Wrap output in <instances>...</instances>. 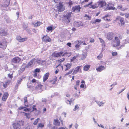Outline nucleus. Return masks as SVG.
<instances>
[{
	"label": "nucleus",
	"instance_id": "obj_57",
	"mask_svg": "<svg viewBox=\"0 0 129 129\" xmlns=\"http://www.w3.org/2000/svg\"><path fill=\"white\" fill-rule=\"evenodd\" d=\"M112 55L113 56H116L117 55V52H113L112 53Z\"/></svg>",
	"mask_w": 129,
	"mask_h": 129
},
{
	"label": "nucleus",
	"instance_id": "obj_54",
	"mask_svg": "<svg viewBox=\"0 0 129 129\" xmlns=\"http://www.w3.org/2000/svg\"><path fill=\"white\" fill-rule=\"evenodd\" d=\"M24 105L25 106H26V103H27V97H25L24 98Z\"/></svg>",
	"mask_w": 129,
	"mask_h": 129
},
{
	"label": "nucleus",
	"instance_id": "obj_6",
	"mask_svg": "<svg viewBox=\"0 0 129 129\" xmlns=\"http://www.w3.org/2000/svg\"><path fill=\"white\" fill-rule=\"evenodd\" d=\"M57 8L59 12L63 11L65 10V8L63 7V2H60L59 3L58 5L57 6Z\"/></svg>",
	"mask_w": 129,
	"mask_h": 129
},
{
	"label": "nucleus",
	"instance_id": "obj_59",
	"mask_svg": "<svg viewBox=\"0 0 129 129\" xmlns=\"http://www.w3.org/2000/svg\"><path fill=\"white\" fill-rule=\"evenodd\" d=\"M21 79L20 80H18L17 83L16 84V85H19L20 84L21 82Z\"/></svg>",
	"mask_w": 129,
	"mask_h": 129
},
{
	"label": "nucleus",
	"instance_id": "obj_29",
	"mask_svg": "<svg viewBox=\"0 0 129 129\" xmlns=\"http://www.w3.org/2000/svg\"><path fill=\"white\" fill-rule=\"evenodd\" d=\"M90 65L89 64L86 65L83 67V70L85 71H87L90 67Z\"/></svg>",
	"mask_w": 129,
	"mask_h": 129
},
{
	"label": "nucleus",
	"instance_id": "obj_56",
	"mask_svg": "<svg viewBox=\"0 0 129 129\" xmlns=\"http://www.w3.org/2000/svg\"><path fill=\"white\" fill-rule=\"evenodd\" d=\"M58 67L59 68L61 69L62 70L63 69V67L62 66H61L60 64H59L56 67V68Z\"/></svg>",
	"mask_w": 129,
	"mask_h": 129
},
{
	"label": "nucleus",
	"instance_id": "obj_40",
	"mask_svg": "<svg viewBox=\"0 0 129 129\" xmlns=\"http://www.w3.org/2000/svg\"><path fill=\"white\" fill-rule=\"evenodd\" d=\"M110 26V25L108 23H104L103 24V27L104 28H108Z\"/></svg>",
	"mask_w": 129,
	"mask_h": 129
},
{
	"label": "nucleus",
	"instance_id": "obj_32",
	"mask_svg": "<svg viewBox=\"0 0 129 129\" xmlns=\"http://www.w3.org/2000/svg\"><path fill=\"white\" fill-rule=\"evenodd\" d=\"M87 56V54L85 52L83 53L81 55V58L80 59L81 60H83L85 59Z\"/></svg>",
	"mask_w": 129,
	"mask_h": 129
},
{
	"label": "nucleus",
	"instance_id": "obj_8",
	"mask_svg": "<svg viewBox=\"0 0 129 129\" xmlns=\"http://www.w3.org/2000/svg\"><path fill=\"white\" fill-rule=\"evenodd\" d=\"M20 121H19L17 122L13 123L12 124L13 127L14 129H20L21 125Z\"/></svg>",
	"mask_w": 129,
	"mask_h": 129
},
{
	"label": "nucleus",
	"instance_id": "obj_37",
	"mask_svg": "<svg viewBox=\"0 0 129 129\" xmlns=\"http://www.w3.org/2000/svg\"><path fill=\"white\" fill-rule=\"evenodd\" d=\"M35 60V58H34V59H32L31 60H30V61L27 64V66H31L33 63L34 60Z\"/></svg>",
	"mask_w": 129,
	"mask_h": 129
},
{
	"label": "nucleus",
	"instance_id": "obj_34",
	"mask_svg": "<svg viewBox=\"0 0 129 129\" xmlns=\"http://www.w3.org/2000/svg\"><path fill=\"white\" fill-rule=\"evenodd\" d=\"M122 5H120L118 6L117 7V8L118 9H120L122 11H125L127 9V8H122Z\"/></svg>",
	"mask_w": 129,
	"mask_h": 129
},
{
	"label": "nucleus",
	"instance_id": "obj_24",
	"mask_svg": "<svg viewBox=\"0 0 129 129\" xmlns=\"http://www.w3.org/2000/svg\"><path fill=\"white\" fill-rule=\"evenodd\" d=\"M108 7L107 8H108V10H113L115 9V8L114 7V5L111 3H109L108 4Z\"/></svg>",
	"mask_w": 129,
	"mask_h": 129
},
{
	"label": "nucleus",
	"instance_id": "obj_31",
	"mask_svg": "<svg viewBox=\"0 0 129 129\" xmlns=\"http://www.w3.org/2000/svg\"><path fill=\"white\" fill-rule=\"evenodd\" d=\"M101 21V20L98 19H96L95 20H94V21H91V23L92 24H95L96 22L99 23Z\"/></svg>",
	"mask_w": 129,
	"mask_h": 129
},
{
	"label": "nucleus",
	"instance_id": "obj_48",
	"mask_svg": "<svg viewBox=\"0 0 129 129\" xmlns=\"http://www.w3.org/2000/svg\"><path fill=\"white\" fill-rule=\"evenodd\" d=\"M23 113L24 114V116H26L27 118L28 119L29 118L30 115L29 114L27 113L24 112Z\"/></svg>",
	"mask_w": 129,
	"mask_h": 129
},
{
	"label": "nucleus",
	"instance_id": "obj_55",
	"mask_svg": "<svg viewBox=\"0 0 129 129\" xmlns=\"http://www.w3.org/2000/svg\"><path fill=\"white\" fill-rule=\"evenodd\" d=\"M76 58L74 56L72 58H71L70 60L71 62H74V61L76 60Z\"/></svg>",
	"mask_w": 129,
	"mask_h": 129
},
{
	"label": "nucleus",
	"instance_id": "obj_52",
	"mask_svg": "<svg viewBox=\"0 0 129 129\" xmlns=\"http://www.w3.org/2000/svg\"><path fill=\"white\" fill-rule=\"evenodd\" d=\"M18 86L19 85H16L14 89V91H15L16 92V91L17 90L18 88Z\"/></svg>",
	"mask_w": 129,
	"mask_h": 129
},
{
	"label": "nucleus",
	"instance_id": "obj_60",
	"mask_svg": "<svg viewBox=\"0 0 129 129\" xmlns=\"http://www.w3.org/2000/svg\"><path fill=\"white\" fill-rule=\"evenodd\" d=\"M89 0H84L82 2V4H83L84 3L88 2Z\"/></svg>",
	"mask_w": 129,
	"mask_h": 129
},
{
	"label": "nucleus",
	"instance_id": "obj_39",
	"mask_svg": "<svg viewBox=\"0 0 129 129\" xmlns=\"http://www.w3.org/2000/svg\"><path fill=\"white\" fill-rule=\"evenodd\" d=\"M44 124L41 123H39L37 126V127L38 128H39V127L40 128H43L44 127Z\"/></svg>",
	"mask_w": 129,
	"mask_h": 129
},
{
	"label": "nucleus",
	"instance_id": "obj_38",
	"mask_svg": "<svg viewBox=\"0 0 129 129\" xmlns=\"http://www.w3.org/2000/svg\"><path fill=\"white\" fill-rule=\"evenodd\" d=\"M40 120V118H38L36 119L33 123V124L34 125H37L39 121Z\"/></svg>",
	"mask_w": 129,
	"mask_h": 129
},
{
	"label": "nucleus",
	"instance_id": "obj_61",
	"mask_svg": "<svg viewBox=\"0 0 129 129\" xmlns=\"http://www.w3.org/2000/svg\"><path fill=\"white\" fill-rule=\"evenodd\" d=\"M99 39L100 41V42L101 43H104V40H103L102 38H99Z\"/></svg>",
	"mask_w": 129,
	"mask_h": 129
},
{
	"label": "nucleus",
	"instance_id": "obj_28",
	"mask_svg": "<svg viewBox=\"0 0 129 129\" xmlns=\"http://www.w3.org/2000/svg\"><path fill=\"white\" fill-rule=\"evenodd\" d=\"M54 29L53 25H52L51 26H48L47 28L46 31L47 32H48L50 31H52Z\"/></svg>",
	"mask_w": 129,
	"mask_h": 129
},
{
	"label": "nucleus",
	"instance_id": "obj_43",
	"mask_svg": "<svg viewBox=\"0 0 129 129\" xmlns=\"http://www.w3.org/2000/svg\"><path fill=\"white\" fill-rule=\"evenodd\" d=\"M82 84L80 85V87L81 88H83L84 87V84H85V82L83 80H82L81 82Z\"/></svg>",
	"mask_w": 129,
	"mask_h": 129
},
{
	"label": "nucleus",
	"instance_id": "obj_63",
	"mask_svg": "<svg viewBox=\"0 0 129 129\" xmlns=\"http://www.w3.org/2000/svg\"><path fill=\"white\" fill-rule=\"evenodd\" d=\"M125 15L126 18H127L129 17V13H125Z\"/></svg>",
	"mask_w": 129,
	"mask_h": 129
},
{
	"label": "nucleus",
	"instance_id": "obj_15",
	"mask_svg": "<svg viewBox=\"0 0 129 129\" xmlns=\"http://www.w3.org/2000/svg\"><path fill=\"white\" fill-rule=\"evenodd\" d=\"M99 7L100 8L106 6V3L104 1H102L98 2Z\"/></svg>",
	"mask_w": 129,
	"mask_h": 129
},
{
	"label": "nucleus",
	"instance_id": "obj_9",
	"mask_svg": "<svg viewBox=\"0 0 129 129\" xmlns=\"http://www.w3.org/2000/svg\"><path fill=\"white\" fill-rule=\"evenodd\" d=\"M116 20H119L121 23V25L122 26H125V22L124 21V18L119 16H118L116 18Z\"/></svg>",
	"mask_w": 129,
	"mask_h": 129
},
{
	"label": "nucleus",
	"instance_id": "obj_64",
	"mask_svg": "<svg viewBox=\"0 0 129 129\" xmlns=\"http://www.w3.org/2000/svg\"><path fill=\"white\" fill-rule=\"evenodd\" d=\"M94 42V40L93 39L91 38L90 39V43H93Z\"/></svg>",
	"mask_w": 129,
	"mask_h": 129
},
{
	"label": "nucleus",
	"instance_id": "obj_16",
	"mask_svg": "<svg viewBox=\"0 0 129 129\" xmlns=\"http://www.w3.org/2000/svg\"><path fill=\"white\" fill-rule=\"evenodd\" d=\"M84 24L81 21L78 22L75 21L74 22V25L76 27H78L83 26Z\"/></svg>",
	"mask_w": 129,
	"mask_h": 129
},
{
	"label": "nucleus",
	"instance_id": "obj_5",
	"mask_svg": "<svg viewBox=\"0 0 129 129\" xmlns=\"http://www.w3.org/2000/svg\"><path fill=\"white\" fill-rule=\"evenodd\" d=\"M21 61V58L18 56L15 57L11 59V62L14 63L20 64Z\"/></svg>",
	"mask_w": 129,
	"mask_h": 129
},
{
	"label": "nucleus",
	"instance_id": "obj_36",
	"mask_svg": "<svg viewBox=\"0 0 129 129\" xmlns=\"http://www.w3.org/2000/svg\"><path fill=\"white\" fill-rule=\"evenodd\" d=\"M128 39H125L123 40L122 41V45H124V46L125 44L128 43Z\"/></svg>",
	"mask_w": 129,
	"mask_h": 129
},
{
	"label": "nucleus",
	"instance_id": "obj_3",
	"mask_svg": "<svg viewBox=\"0 0 129 129\" xmlns=\"http://www.w3.org/2000/svg\"><path fill=\"white\" fill-rule=\"evenodd\" d=\"M120 40L117 37H115L112 43V46L114 47H117L120 45Z\"/></svg>",
	"mask_w": 129,
	"mask_h": 129
},
{
	"label": "nucleus",
	"instance_id": "obj_45",
	"mask_svg": "<svg viewBox=\"0 0 129 129\" xmlns=\"http://www.w3.org/2000/svg\"><path fill=\"white\" fill-rule=\"evenodd\" d=\"M36 105H34L32 107V109L31 110V112H33L34 111H37V108H36Z\"/></svg>",
	"mask_w": 129,
	"mask_h": 129
},
{
	"label": "nucleus",
	"instance_id": "obj_33",
	"mask_svg": "<svg viewBox=\"0 0 129 129\" xmlns=\"http://www.w3.org/2000/svg\"><path fill=\"white\" fill-rule=\"evenodd\" d=\"M36 62L39 64H42L45 61V60H41L40 59L38 58L37 59Z\"/></svg>",
	"mask_w": 129,
	"mask_h": 129
},
{
	"label": "nucleus",
	"instance_id": "obj_50",
	"mask_svg": "<svg viewBox=\"0 0 129 129\" xmlns=\"http://www.w3.org/2000/svg\"><path fill=\"white\" fill-rule=\"evenodd\" d=\"M79 108V106L77 105H76L74 108L73 109V110L74 111H76V110L78 109Z\"/></svg>",
	"mask_w": 129,
	"mask_h": 129
},
{
	"label": "nucleus",
	"instance_id": "obj_53",
	"mask_svg": "<svg viewBox=\"0 0 129 129\" xmlns=\"http://www.w3.org/2000/svg\"><path fill=\"white\" fill-rule=\"evenodd\" d=\"M75 55H74V56L76 58H78L80 56V55L78 53H76L75 54Z\"/></svg>",
	"mask_w": 129,
	"mask_h": 129
},
{
	"label": "nucleus",
	"instance_id": "obj_18",
	"mask_svg": "<svg viewBox=\"0 0 129 129\" xmlns=\"http://www.w3.org/2000/svg\"><path fill=\"white\" fill-rule=\"evenodd\" d=\"M9 94L7 92H5L4 93L3 96L2 98V100L4 101H6L8 96H9Z\"/></svg>",
	"mask_w": 129,
	"mask_h": 129
},
{
	"label": "nucleus",
	"instance_id": "obj_46",
	"mask_svg": "<svg viewBox=\"0 0 129 129\" xmlns=\"http://www.w3.org/2000/svg\"><path fill=\"white\" fill-rule=\"evenodd\" d=\"M13 73H12L11 74L9 73L8 74V76L9 78H10L11 79H12L13 77Z\"/></svg>",
	"mask_w": 129,
	"mask_h": 129
},
{
	"label": "nucleus",
	"instance_id": "obj_22",
	"mask_svg": "<svg viewBox=\"0 0 129 129\" xmlns=\"http://www.w3.org/2000/svg\"><path fill=\"white\" fill-rule=\"evenodd\" d=\"M53 124L54 125L57 126H59L60 125V122L57 118L54 120Z\"/></svg>",
	"mask_w": 129,
	"mask_h": 129
},
{
	"label": "nucleus",
	"instance_id": "obj_10",
	"mask_svg": "<svg viewBox=\"0 0 129 129\" xmlns=\"http://www.w3.org/2000/svg\"><path fill=\"white\" fill-rule=\"evenodd\" d=\"M43 85L41 84H38L35 88V90L41 92L42 91Z\"/></svg>",
	"mask_w": 129,
	"mask_h": 129
},
{
	"label": "nucleus",
	"instance_id": "obj_49",
	"mask_svg": "<svg viewBox=\"0 0 129 129\" xmlns=\"http://www.w3.org/2000/svg\"><path fill=\"white\" fill-rule=\"evenodd\" d=\"M68 4H69V5L70 7H71V6L73 5V2L72 1H71V0H70L69 1V2L68 3Z\"/></svg>",
	"mask_w": 129,
	"mask_h": 129
},
{
	"label": "nucleus",
	"instance_id": "obj_4",
	"mask_svg": "<svg viewBox=\"0 0 129 129\" xmlns=\"http://www.w3.org/2000/svg\"><path fill=\"white\" fill-rule=\"evenodd\" d=\"M41 39L42 41L46 43L50 42L52 41L51 39L47 35L42 37Z\"/></svg>",
	"mask_w": 129,
	"mask_h": 129
},
{
	"label": "nucleus",
	"instance_id": "obj_27",
	"mask_svg": "<svg viewBox=\"0 0 129 129\" xmlns=\"http://www.w3.org/2000/svg\"><path fill=\"white\" fill-rule=\"evenodd\" d=\"M42 22L39 21H38L37 22L35 23H33V25L35 27H37L39 26L41 24H42Z\"/></svg>",
	"mask_w": 129,
	"mask_h": 129
},
{
	"label": "nucleus",
	"instance_id": "obj_58",
	"mask_svg": "<svg viewBox=\"0 0 129 129\" xmlns=\"http://www.w3.org/2000/svg\"><path fill=\"white\" fill-rule=\"evenodd\" d=\"M40 71V70L38 68H37L35 69V72H36L39 73Z\"/></svg>",
	"mask_w": 129,
	"mask_h": 129
},
{
	"label": "nucleus",
	"instance_id": "obj_14",
	"mask_svg": "<svg viewBox=\"0 0 129 129\" xmlns=\"http://www.w3.org/2000/svg\"><path fill=\"white\" fill-rule=\"evenodd\" d=\"M7 43L6 41L0 42V48L5 49L7 46Z\"/></svg>",
	"mask_w": 129,
	"mask_h": 129
},
{
	"label": "nucleus",
	"instance_id": "obj_44",
	"mask_svg": "<svg viewBox=\"0 0 129 129\" xmlns=\"http://www.w3.org/2000/svg\"><path fill=\"white\" fill-rule=\"evenodd\" d=\"M65 60L64 58H62L58 60V61L60 63L63 62Z\"/></svg>",
	"mask_w": 129,
	"mask_h": 129
},
{
	"label": "nucleus",
	"instance_id": "obj_12",
	"mask_svg": "<svg viewBox=\"0 0 129 129\" xmlns=\"http://www.w3.org/2000/svg\"><path fill=\"white\" fill-rule=\"evenodd\" d=\"M82 66H79L76 67L75 69L73 72V74H76L78 72H79L80 73L81 72V68Z\"/></svg>",
	"mask_w": 129,
	"mask_h": 129
},
{
	"label": "nucleus",
	"instance_id": "obj_13",
	"mask_svg": "<svg viewBox=\"0 0 129 129\" xmlns=\"http://www.w3.org/2000/svg\"><path fill=\"white\" fill-rule=\"evenodd\" d=\"M114 34L112 32H109L106 35V38L109 40H111L113 38Z\"/></svg>",
	"mask_w": 129,
	"mask_h": 129
},
{
	"label": "nucleus",
	"instance_id": "obj_41",
	"mask_svg": "<svg viewBox=\"0 0 129 129\" xmlns=\"http://www.w3.org/2000/svg\"><path fill=\"white\" fill-rule=\"evenodd\" d=\"M84 17H86V20H90L91 18V16H89L87 14H85Z\"/></svg>",
	"mask_w": 129,
	"mask_h": 129
},
{
	"label": "nucleus",
	"instance_id": "obj_2",
	"mask_svg": "<svg viewBox=\"0 0 129 129\" xmlns=\"http://www.w3.org/2000/svg\"><path fill=\"white\" fill-rule=\"evenodd\" d=\"M68 54V53L67 52L64 53L62 51L58 53H56L55 52H54L52 53V56L56 58L61 56H63Z\"/></svg>",
	"mask_w": 129,
	"mask_h": 129
},
{
	"label": "nucleus",
	"instance_id": "obj_21",
	"mask_svg": "<svg viewBox=\"0 0 129 129\" xmlns=\"http://www.w3.org/2000/svg\"><path fill=\"white\" fill-rule=\"evenodd\" d=\"M10 0H4L3 5H1L3 7H8L10 4Z\"/></svg>",
	"mask_w": 129,
	"mask_h": 129
},
{
	"label": "nucleus",
	"instance_id": "obj_11",
	"mask_svg": "<svg viewBox=\"0 0 129 129\" xmlns=\"http://www.w3.org/2000/svg\"><path fill=\"white\" fill-rule=\"evenodd\" d=\"M27 39V38H22L19 36H17L16 37V40L19 42H21L26 41Z\"/></svg>",
	"mask_w": 129,
	"mask_h": 129
},
{
	"label": "nucleus",
	"instance_id": "obj_42",
	"mask_svg": "<svg viewBox=\"0 0 129 129\" xmlns=\"http://www.w3.org/2000/svg\"><path fill=\"white\" fill-rule=\"evenodd\" d=\"M103 57V54L102 53H100L99 55L97 56V58L99 60L101 59Z\"/></svg>",
	"mask_w": 129,
	"mask_h": 129
},
{
	"label": "nucleus",
	"instance_id": "obj_23",
	"mask_svg": "<svg viewBox=\"0 0 129 129\" xmlns=\"http://www.w3.org/2000/svg\"><path fill=\"white\" fill-rule=\"evenodd\" d=\"M72 66L71 63H67L66 64L64 65V66L66 67L65 70L67 71L69 70L71 68Z\"/></svg>",
	"mask_w": 129,
	"mask_h": 129
},
{
	"label": "nucleus",
	"instance_id": "obj_47",
	"mask_svg": "<svg viewBox=\"0 0 129 129\" xmlns=\"http://www.w3.org/2000/svg\"><path fill=\"white\" fill-rule=\"evenodd\" d=\"M73 71V69L71 70H70L68 72H67L65 74V76H66L67 75H68L71 74L72 72Z\"/></svg>",
	"mask_w": 129,
	"mask_h": 129
},
{
	"label": "nucleus",
	"instance_id": "obj_7",
	"mask_svg": "<svg viewBox=\"0 0 129 129\" xmlns=\"http://www.w3.org/2000/svg\"><path fill=\"white\" fill-rule=\"evenodd\" d=\"M81 8L80 5L75 6L72 7V11L73 12L78 13L80 12Z\"/></svg>",
	"mask_w": 129,
	"mask_h": 129
},
{
	"label": "nucleus",
	"instance_id": "obj_35",
	"mask_svg": "<svg viewBox=\"0 0 129 129\" xmlns=\"http://www.w3.org/2000/svg\"><path fill=\"white\" fill-rule=\"evenodd\" d=\"M98 7H99L98 5V4H95L91 5L90 7H89V8H92L93 9H94Z\"/></svg>",
	"mask_w": 129,
	"mask_h": 129
},
{
	"label": "nucleus",
	"instance_id": "obj_1",
	"mask_svg": "<svg viewBox=\"0 0 129 129\" xmlns=\"http://www.w3.org/2000/svg\"><path fill=\"white\" fill-rule=\"evenodd\" d=\"M72 12H69L66 14L63 15V18L62 19V21L64 23H68L70 22V18L72 17Z\"/></svg>",
	"mask_w": 129,
	"mask_h": 129
},
{
	"label": "nucleus",
	"instance_id": "obj_51",
	"mask_svg": "<svg viewBox=\"0 0 129 129\" xmlns=\"http://www.w3.org/2000/svg\"><path fill=\"white\" fill-rule=\"evenodd\" d=\"M80 81L79 80H77L76 82V86H79L80 84Z\"/></svg>",
	"mask_w": 129,
	"mask_h": 129
},
{
	"label": "nucleus",
	"instance_id": "obj_26",
	"mask_svg": "<svg viewBox=\"0 0 129 129\" xmlns=\"http://www.w3.org/2000/svg\"><path fill=\"white\" fill-rule=\"evenodd\" d=\"M66 102L68 104H69L70 105H72L73 104L74 101L72 100V99H70V100L66 99Z\"/></svg>",
	"mask_w": 129,
	"mask_h": 129
},
{
	"label": "nucleus",
	"instance_id": "obj_19",
	"mask_svg": "<svg viewBox=\"0 0 129 129\" xmlns=\"http://www.w3.org/2000/svg\"><path fill=\"white\" fill-rule=\"evenodd\" d=\"M50 75L49 72H47L45 73L43 76V79L44 82H45L48 79Z\"/></svg>",
	"mask_w": 129,
	"mask_h": 129
},
{
	"label": "nucleus",
	"instance_id": "obj_20",
	"mask_svg": "<svg viewBox=\"0 0 129 129\" xmlns=\"http://www.w3.org/2000/svg\"><path fill=\"white\" fill-rule=\"evenodd\" d=\"M105 69V67L103 66H100L97 68H96V70L98 72H101L102 71L104 70Z\"/></svg>",
	"mask_w": 129,
	"mask_h": 129
},
{
	"label": "nucleus",
	"instance_id": "obj_30",
	"mask_svg": "<svg viewBox=\"0 0 129 129\" xmlns=\"http://www.w3.org/2000/svg\"><path fill=\"white\" fill-rule=\"evenodd\" d=\"M11 82V81L10 80H7L5 83L3 85L4 87L5 88H6L7 87L8 85H9Z\"/></svg>",
	"mask_w": 129,
	"mask_h": 129
},
{
	"label": "nucleus",
	"instance_id": "obj_25",
	"mask_svg": "<svg viewBox=\"0 0 129 129\" xmlns=\"http://www.w3.org/2000/svg\"><path fill=\"white\" fill-rule=\"evenodd\" d=\"M7 32L4 29L0 31V34L2 36H6L7 35Z\"/></svg>",
	"mask_w": 129,
	"mask_h": 129
},
{
	"label": "nucleus",
	"instance_id": "obj_62",
	"mask_svg": "<svg viewBox=\"0 0 129 129\" xmlns=\"http://www.w3.org/2000/svg\"><path fill=\"white\" fill-rule=\"evenodd\" d=\"M25 108L24 107L20 106L18 108V109L19 110H21L24 109Z\"/></svg>",
	"mask_w": 129,
	"mask_h": 129
},
{
	"label": "nucleus",
	"instance_id": "obj_17",
	"mask_svg": "<svg viewBox=\"0 0 129 129\" xmlns=\"http://www.w3.org/2000/svg\"><path fill=\"white\" fill-rule=\"evenodd\" d=\"M57 78L56 77H55L52 80H50L49 82V85H53L55 84L56 82L57 81Z\"/></svg>",
	"mask_w": 129,
	"mask_h": 129
}]
</instances>
